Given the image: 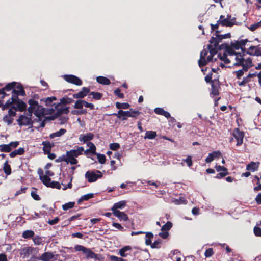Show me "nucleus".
I'll list each match as a JSON object with an SVG mask.
<instances>
[{
  "label": "nucleus",
  "mask_w": 261,
  "mask_h": 261,
  "mask_svg": "<svg viewBox=\"0 0 261 261\" xmlns=\"http://www.w3.org/2000/svg\"><path fill=\"white\" fill-rule=\"evenodd\" d=\"M218 56L224 63H231L236 66H241L246 70H248L250 67L252 66L251 58L245 59L240 53L234 52L232 47L228 46H226L223 54L222 55L219 54Z\"/></svg>",
  "instance_id": "f257e3e1"
},
{
  "label": "nucleus",
  "mask_w": 261,
  "mask_h": 261,
  "mask_svg": "<svg viewBox=\"0 0 261 261\" xmlns=\"http://www.w3.org/2000/svg\"><path fill=\"white\" fill-rule=\"evenodd\" d=\"M230 37V34L227 33L224 35H216V37H212L210 42L211 45H208V48L210 55L206 58L208 51L203 49L201 51L200 58L198 61L199 66L201 67L205 65L207 62L213 60V56L216 54V50L215 48L218 45V44L223 39L229 38Z\"/></svg>",
  "instance_id": "f03ea898"
},
{
  "label": "nucleus",
  "mask_w": 261,
  "mask_h": 261,
  "mask_svg": "<svg viewBox=\"0 0 261 261\" xmlns=\"http://www.w3.org/2000/svg\"><path fill=\"white\" fill-rule=\"evenodd\" d=\"M29 107L28 109L27 115H21L18 119V122L20 125H30L32 123L31 116L32 113L38 118H40L44 115V111L42 106H40L37 101L33 99L28 101Z\"/></svg>",
  "instance_id": "7ed1b4c3"
},
{
  "label": "nucleus",
  "mask_w": 261,
  "mask_h": 261,
  "mask_svg": "<svg viewBox=\"0 0 261 261\" xmlns=\"http://www.w3.org/2000/svg\"><path fill=\"white\" fill-rule=\"evenodd\" d=\"M84 149V148H77L76 149H71L69 151H67L66 154L58 157L56 159L55 162L57 163L64 162L67 164L76 165L78 163L76 158L82 153Z\"/></svg>",
  "instance_id": "20e7f679"
},
{
  "label": "nucleus",
  "mask_w": 261,
  "mask_h": 261,
  "mask_svg": "<svg viewBox=\"0 0 261 261\" xmlns=\"http://www.w3.org/2000/svg\"><path fill=\"white\" fill-rule=\"evenodd\" d=\"M74 249L76 251H82L85 254L87 259L91 258L95 260L98 259L97 254L95 253L89 248H87L81 245H76L74 246Z\"/></svg>",
  "instance_id": "39448f33"
},
{
  "label": "nucleus",
  "mask_w": 261,
  "mask_h": 261,
  "mask_svg": "<svg viewBox=\"0 0 261 261\" xmlns=\"http://www.w3.org/2000/svg\"><path fill=\"white\" fill-rule=\"evenodd\" d=\"M244 134L239 129L236 128L233 133V137L230 140L231 145H241L243 142Z\"/></svg>",
  "instance_id": "423d86ee"
},
{
  "label": "nucleus",
  "mask_w": 261,
  "mask_h": 261,
  "mask_svg": "<svg viewBox=\"0 0 261 261\" xmlns=\"http://www.w3.org/2000/svg\"><path fill=\"white\" fill-rule=\"evenodd\" d=\"M102 176V174L99 170H96V171L88 170L85 175V178L89 182H95L98 178H101Z\"/></svg>",
  "instance_id": "0eeeda50"
},
{
  "label": "nucleus",
  "mask_w": 261,
  "mask_h": 261,
  "mask_svg": "<svg viewBox=\"0 0 261 261\" xmlns=\"http://www.w3.org/2000/svg\"><path fill=\"white\" fill-rule=\"evenodd\" d=\"M38 250L36 248L31 246H25L19 250L20 256L25 259L29 257L33 253H37Z\"/></svg>",
  "instance_id": "6e6552de"
},
{
  "label": "nucleus",
  "mask_w": 261,
  "mask_h": 261,
  "mask_svg": "<svg viewBox=\"0 0 261 261\" xmlns=\"http://www.w3.org/2000/svg\"><path fill=\"white\" fill-rule=\"evenodd\" d=\"M146 233V239H145V244L146 245H150L152 248H160L161 245L160 244L161 243V240L158 239V240L155 241L153 243H152L151 239L153 238V234L152 232H147Z\"/></svg>",
  "instance_id": "1a4fd4ad"
},
{
  "label": "nucleus",
  "mask_w": 261,
  "mask_h": 261,
  "mask_svg": "<svg viewBox=\"0 0 261 261\" xmlns=\"http://www.w3.org/2000/svg\"><path fill=\"white\" fill-rule=\"evenodd\" d=\"M140 112L139 111H123L122 110H119L117 114H114L118 118H122V120H126L127 117H135V115H139Z\"/></svg>",
  "instance_id": "9d476101"
},
{
  "label": "nucleus",
  "mask_w": 261,
  "mask_h": 261,
  "mask_svg": "<svg viewBox=\"0 0 261 261\" xmlns=\"http://www.w3.org/2000/svg\"><path fill=\"white\" fill-rule=\"evenodd\" d=\"M63 77L67 82L76 86H81L83 83L82 81L80 78L74 75H64Z\"/></svg>",
  "instance_id": "9b49d317"
},
{
  "label": "nucleus",
  "mask_w": 261,
  "mask_h": 261,
  "mask_svg": "<svg viewBox=\"0 0 261 261\" xmlns=\"http://www.w3.org/2000/svg\"><path fill=\"white\" fill-rule=\"evenodd\" d=\"M93 134L91 133L82 134L80 136L79 140L84 143H87L88 147H95L92 143L89 142L93 139Z\"/></svg>",
  "instance_id": "f8f14e48"
},
{
  "label": "nucleus",
  "mask_w": 261,
  "mask_h": 261,
  "mask_svg": "<svg viewBox=\"0 0 261 261\" xmlns=\"http://www.w3.org/2000/svg\"><path fill=\"white\" fill-rule=\"evenodd\" d=\"M230 16L227 15L226 18H224V16L221 15L219 20L218 21L219 24H221L223 26L230 27L233 25V23L231 20H230Z\"/></svg>",
  "instance_id": "ddd939ff"
},
{
  "label": "nucleus",
  "mask_w": 261,
  "mask_h": 261,
  "mask_svg": "<svg viewBox=\"0 0 261 261\" xmlns=\"http://www.w3.org/2000/svg\"><path fill=\"white\" fill-rule=\"evenodd\" d=\"M12 94H15L17 98H18V95L24 96L25 95L24 89L20 84L17 83L15 87L13 90Z\"/></svg>",
  "instance_id": "4468645a"
},
{
  "label": "nucleus",
  "mask_w": 261,
  "mask_h": 261,
  "mask_svg": "<svg viewBox=\"0 0 261 261\" xmlns=\"http://www.w3.org/2000/svg\"><path fill=\"white\" fill-rule=\"evenodd\" d=\"M126 203V201L122 200L114 203L111 209L113 212V214L116 211H119V209H123L125 207Z\"/></svg>",
  "instance_id": "2eb2a0df"
},
{
  "label": "nucleus",
  "mask_w": 261,
  "mask_h": 261,
  "mask_svg": "<svg viewBox=\"0 0 261 261\" xmlns=\"http://www.w3.org/2000/svg\"><path fill=\"white\" fill-rule=\"evenodd\" d=\"M221 156V153L219 151H213L208 154V155L205 159V162L207 163H211L214 159L219 158Z\"/></svg>",
  "instance_id": "dca6fc26"
},
{
  "label": "nucleus",
  "mask_w": 261,
  "mask_h": 261,
  "mask_svg": "<svg viewBox=\"0 0 261 261\" xmlns=\"http://www.w3.org/2000/svg\"><path fill=\"white\" fill-rule=\"evenodd\" d=\"M89 92L90 89L88 88L83 87L80 92L73 95V97L76 99L83 98L86 96Z\"/></svg>",
  "instance_id": "f3484780"
},
{
  "label": "nucleus",
  "mask_w": 261,
  "mask_h": 261,
  "mask_svg": "<svg viewBox=\"0 0 261 261\" xmlns=\"http://www.w3.org/2000/svg\"><path fill=\"white\" fill-rule=\"evenodd\" d=\"M113 214L120 221H127L129 220L127 215L123 212L116 211Z\"/></svg>",
  "instance_id": "a211bd4d"
},
{
  "label": "nucleus",
  "mask_w": 261,
  "mask_h": 261,
  "mask_svg": "<svg viewBox=\"0 0 261 261\" xmlns=\"http://www.w3.org/2000/svg\"><path fill=\"white\" fill-rule=\"evenodd\" d=\"M259 164V162H251L246 166V170L249 171L255 172L258 170Z\"/></svg>",
  "instance_id": "6ab92c4d"
},
{
  "label": "nucleus",
  "mask_w": 261,
  "mask_h": 261,
  "mask_svg": "<svg viewBox=\"0 0 261 261\" xmlns=\"http://www.w3.org/2000/svg\"><path fill=\"white\" fill-rule=\"evenodd\" d=\"M54 258V255L50 252H45L40 256V259L42 261H51Z\"/></svg>",
  "instance_id": "aec40b11"
},
{
  "label": "nucleus",
  "mask_w": 261,
  "mask_h": 261,
  "mask_svg": "<svg viewBox=\"0 0 261 261\" xmlns=\"http://www.w3.org/2000/svg\"><path fill=\"white\" fill-rule=\"evenodd\" d=\"M247 53L250 55L259 56L261 55V50L258 46H252L248 48Z\"/></svg>",
  "instance_id": "412c9836"
},
{
  "label": "nucleus",
  "mask_w": 261,
  "mask_h": 261,
  "mask_svg": "<svg viewBox=\"0 0 261 261\" xmlns=\"http://www.w3.org/2000/svg\"><path fill=\"white\" fill-rule=\"evenodd\" d=\"M16 100V96H15V94H12L11 98L7 100L6 103L3 106V109L12 107V106H15L14 103Z\"/></svg>",
  "instance_id": "4be33fe9"
},
{
  "label": "nucleus",
  "mask_w": 261,
  "mask_h": 261,
  "mask_svg": "<svg viewBox=\"0 0 261 261\" xmlns=\"http://www.w3.org/2000/svg\"><path fill=\"white\" fill-rule=\"evenodd\" d=\"M15 107H16V109L20 111H23L24 110H25L27 107V105L25 103H24L22 100H19L18 98H17L16 101L14 103Z\"/></svg>",
  "instance_id": "5701e85b"
},
{
  "label": "nucleus",
  "mask_w": 261,
  "mask_h": 261,
  "mask_svg": "<svg viewBox=\"0 0 261 261\" xmlns=\"http://www.w3.org/2000/svg\"><path fill=\"white\" fill-rule=\"evenodd\" d=\"M16 84H17L16 82H13L8 84L4 88L1 89L2 90H3V91L4 92V94H0V95H2L1 98H4V96H5V95H6V93L5 92V90L9 91H10L11 89L13 90L14 88L15 87Z\"/></svg>",
  "instance_id": "b1692460"
},
{
  "label": "nucleus",
  "mask_w": 261,
  "mask_h": 261,
  "mask_svg": "<svg viewBox=\"0 0 261 261\" xmlns=\"http://www.w3.org/2000/svg\"><path fill=\"white\" fill-rule=\"evenodd\" d=\"M40 178L43 184L47 187H49L51 183L50 178L47 175H40Z\"/></svg>",
  "instance_id": "393cba45"
},
{
  "label": "nucleus",
  "mask_w": 261,
  "mask_h": 261,
  "mask_svg": "<svg viewBox=\"0 0 261 261\" xmlns=\"http://www.w3.org/2000/svg\"><path fill=\"white\" fill-rule=\"evenodd\" d=\"M96 81L98 83L101 84L108 85L110 84V81L107 77L99 76L96 77Z\"/></svg>",
  "instance_id": "a878e982"
},
{
  "label": "nucleus",
  "mask_w": 261,
  "mask_h": 261,
  "mask_svg": "<svg viewBox=\"0 0 261 261\" xmlns=\"http://www.w3.org/2000/svg\"><path fill=\"white\" fill-rule=\"evenodd\" d=\"M131 249L132 247L130 246H124L119 250V254L121 257H125L127 255V254L125 252L127 251L130 250Z\"/></svg>",
  "instance_id": "bb28decb"
},
{
  "label": "nucleus",
  "mask_w": 261,
  "mask_h": 261,
  "mask_svg": "<svg viewBox=\"0 0 261 261\" xmlns=\"http://www.w3.org/2000/svg\"><path fill=\"white\" fill-rule=\"evenodd\" d=\"M94 194L92 193H89L82 196L77 201L78 204H81L84 201H87L89 199L93 198Z\"/></svg>",
  "instance_id": "cd10ccee"
},
{
  "label": "nucleus",
  "mask_w": 261,
  "mask_h": 261,
  "mask_svg": "<svg viewBox=\"0 0 261 261\" xmlns=\"http://www.w3.org/2000/svg\"><path fill=\"white\" fill-rule=\"evenodd\" d=\"M35 235V233L33 231L31 230H27L23 232L22 237L25 239H30L33 238Z\"/></svg>",
  "instance_id": "c85d7f7f"
},
{
  "label": "nucleus",
  "mask_w": 261,
  "mask_h": 261,
  "mask_svg": "<svg viewBox=\"0 0 261 261\" xmlns=\"http://www.w3.org/2000/svg\"><path fill=\"white\" fill-rule=\"evenodd\" d=\"M24 148H19L18 149L15 150L10 153V156L11 158L15 157L17 155H22L24 152Z\"/></svg>",
  "instance_id": "c756f323"
},
{
  "label": "nucleus",
  "mask_w": 261,
  "mask_h": 261,
  "mask_svg": "<svg viewBox=\"0 0 261 261\" xmlns=\"http://www.w3.org/2000/svg\"><path fill=\"white\" fill-rule=\"evenodd\" d=\"M156 135L157 134L156 132L152 130L147 131L145 133L144 138L148 139H153L155 138Z\"/></svg>",
  "instance_id": "7c9ffc66"
},
{
  "label": "nucleus",
  "mask_w": 261,
  "mask_h": 261,
  "mask_svg": "<svg viewBox=\"0 0 261 261\" xmlns=\"http://www.w3.org/2000/svg\"><path fill=\"white\" fill-rule=\"evenodd\" d=\"M247 41V40H242L237 42L235 44H232V46L236 49H238L239 48H242L245 46Z\"/></svg>",
  "instance_id": "2f4dec72"
},
{
  "label": "nucleus",
  "mask_w": 261,
  "mask_h": 261,
  "mask_svg": "<svg viewBox=\"0 0 261 261\" xmlns=\"http://www.w3.org/2000/svg\"><path fill=\"white\" fill-rule=\"evenodd\" d=\"M66 132V130L65 129H60L59 130L57 131L55 133H52L50 135V137L51 138H54L55 137H59L64 134Z\"/></svg>",
  "instance_id": "473e14b6"
},
{
  "label": "nucleus",
  "mask_w": 261,
  "mask_h": 261,
  "mask_svg": "<svg viewBox=\"0 0 261 261\" xmlns=\"http://www.w3.org/2000/svg\"><path fill=\"white\" fill-rule=\"evenodd\" d=\"M3 170L7 175H9L11 174V168L7 161H6L4 164Z\"/></svg>",
  "instance_id": "72a5a7b5"
},
{
  "label": "nucleus",
  "mask_w": 261,
  "mask_h": 261,
  "mask_svg": "<svg viewBox=\"0 0 261 261\" xmlns=\"http://www.w3.org/2000/svg\"><path fill=\"white\" fill-rule=\"evenodd\" d=\"M96 148H89L88 149L84 150V154L87 156L89 157V155H93L96 154Z\"/></svg>",
  "instance_id": "f704fd0d"
},
{
  "label": "nucleus",
  "mask_w": 261,
  "mask_h": 261,
  "mask_svg": "<svg viewBox=\"0 0 261 261\" xmlns=\"http://www.w3.org/2000/svg\"><path fill=\"white\" fill-rule=\"evenodd\" d=\"M173 202L177 205L179 204H186L187 201L184 197H179L178 199H174L173 200Z\"/></svg>",
  "instance_id": "c9c22d12"
},
{
  "label": "nucleus",
  "mask_w": 261,
  "mask_h": 261,
  "mask_svg": "<svg viewBox=\"0 0 261 261\" xmlns=\"http://www.w3.org/2000/svg\"><path fill=\"white\" fill-rule=\"evenodd\" d=\"M75 204L74 202H69L62 205V208L64 211H66L68 209L72 208L74 207Z\"/></svg>",
  "instance_id": "e433bc0d"
},
{
  "label": "nucleus",
  "mask_w": 261,
  "mask_h": 261,
  "mask_svg": "<svg viewBox=\"0 0 261 261\" xmlns=\"http://www.w3.org/2000/svg\"><path fill=\"white\" fill-rule=\"evenodd\" d=\"M172 227V223L170 221H168L165 224H164L161 228L162 231H168Z\"/></svg>",
  "instance_id": "4c0bfd02"
},
{
  "label": "nucleus",
  "mask_w": 261,
  "mask_h": 261,
  "mask_svg": "<svg viewBox=\"0 0 261 261\" xmlns=\"http://www.w3.org/2000/svg\"><path fill=\"white\" fill-rule=\"evenodd\" d=\"M116 106L118 109H126L129 107V105L128 103H120L117 102L116 103Z\"/></svg>",
  "instance_id": "58836bf2"
},
{
  "label": "nucleus",
  "mask_w": 261,
  "mask_h": 261,
  "mask_svg": "<svg viewBox=\"0 0 261 261\" xmlns=\"http://www.w3.org/2000/svg\"><path fill=\"white\" fill-rule=\"evenodd\" d=\"M215 168L217 172L229 173L227 169L224 166L216 165Z\"/></svg>",
  "instance_id": "ea45409f"
},
{
  "label": "nucleus",
  "mask_w": 261,
  "mask_h": 261,
  "mask_svg": "<svg viewBox=\"0 0 261 261\" xmlns=\"http://www.w3.org/2000/svg\"><path fill=\"white\" fill-rule=\"evenodd\" d=\"M33 241L35 245H39L40 244H41L42 242V239L41 237L39 236H36L34 237H33Z\"/></svg>",
  "instance_id": "a19ab883"
},
{
  "label": "nucleus",
  "mask_w": 261,
  "mask_h": 261,
  "mask_svg": "<svg viewBox=\"0 0 261 261\" xmlns=\"http://www.w3.org/2000/svg\"><path fill=\"white\" fill-rule=\"evenodd\" d=\"M84 100H79L76 101L74 105L75 109H82L84 107Z\"/></svg>",
  "instance_id": "79ce46f5"
},
{
  "label": "nucleus",
  "mask_w": 261,
  "mask_h": 261,
  "mask_svg": "<svg viewBox=\"0 0 261 261\" xmlns=\"http://www.w3.org/2000/svg\"><path fill=\"white\" fill-rule=\"evenodd\" d=\"M19 145V142L18 141L11 142L9 144H2L0 147H17Z\"/></svg>",
  "instance_id": "37998d69"
},
{
  "label": "nucleus",
  "mask_w": 261,
  "mask_h": 261,
  "mask_svg": "<svg viewBox=\"0 0 261 261\" xmlns=\"http://www.w3.org/2000/svg\"><path fill=\"white\" fill-rule=\"evenodd\" d=\"M51 188H56L57 189H60L61 186L60 184L58 181H52L49 185V187Z\"/></svg>",
  "instance_id": "c03bdc74"
},
{
  "label": "nucleus",
  "mask_w": 261,
  "mask_h": 261,
  "mask_svg": "<svg viewBox=\"0 0 261 261\" xmlns=\"http://www.w3.org/2000/svg\"><path fill=\"white\" fill-rule=\"evenodd\" d=\"M214 254L213 249L212 248L207 249L204 253L206 257H210Z\"/></svg>",
  "instance_id": "a18cd8bd"
},
{
  "label": "nucleus",
  "mask_w": 261,
  "mask_h": 261,
  "mask_svg": "<svg viewBox=\"0 0 261 261\" xmlns=\"http://www.w3.org/2000/svg\"><path fill=\"white\" fill-rule=\"evenodd\" d=\"M90 95H92L93 98L96 100H99L101 98L102 95L98 92H92Z\"/></svg>",
  "instance_id": "49530a36"
},
{
  "label": "nucleus",
  "mask_w": 261,
  "mask_h": 261,
  "mask_svg": "<svg viewBox=\"0 0 261 261\" xmlns=\"http://www.w3.org/2000/svg\"><path fill=\"white\" fill-rule=\"evenodd\" d=\"M97 159L100 164H104L106 162V159L104 154H98L97 155Z\"/></svg>",
  "instance_id": "de8ad7c7"
},
{
  "label": "nucleus",
  "mask_w": 261,
  "mask_h": 261,
  "mask_svg": "<svg viewBox=\"0 0 261 261\" xmlns=\"http://www.w3.org/2000/svg\"><path fill=\"white\" fill-rule=\"evenodd\" d=\"M254 233L257 237H261V228L259 227L255 226L253 229Z\"/></svg>",
  "instance_id": "09e8293b"
},
{
  "label": "nucleus",
  "mask_w": 261,
  "mask_h": 261,
  "mask_svg": "<svg viewBox=\"0 0 261 261\" xmlns=\"http://www.w3.org/2000/svg\"><path fill=\"white\" fill-rule=\"evenodd\" d=\"M260 27H261V20L259 22H257V23H256L252 24L249 28V29L251 31H253L255 30L256 29H257L258 28H259Z\"/></svg>",
  "instance_id": "8fccbe9b"
},
{
  "label": "nucleus",
  "mask_w": 261,
  "mask_h": 261,
  "mask_svg": "<svg viewBox=\"0 0 261 261\" xmlns=\"http://www.w3.org/2000/svg\"><path fill=\"white\" fill-rule=\"evenodd\" d=\"M182 162H186L189 167H191L192 165V156L188 155L186 159H183Z\"/></svg>",
  "instance_id": "3c124183"
},
{
  "label": "nucleus",
  "mask_w": 261,
  "mask_h": 261,
  "mask_svg": "<svg viewBox=\"0 0 261 261\" xmlns=\"http://www.w3.org/2000/svg\"><path fill=\"white\" fill-rule=\"evenodd\" d=\"M17 110L15 106H12L9 110V114L10 116H14L16 114V111Z\"/></svg>",
  "instance_id": "603ef678"
},
{
  "label": "nucleus",
  "mask_w": 261,
  "mask_h": 261,
  "mask_svg": "<svg viewBox=\"0 0 261 261\" xmlns=\"http://www.w3.org/2000/svg\"><path fill=\"white\" fill-rule=\"evenodd\" d=\"M112 226L115 227L116 228L119 229L121 231H124V229L123 227L121 226V225L118 223L113 222L112 223Z\"/></svg>",
  "instance_id": "864d4df0"
},
{
  "label": "nucleus",
  "mask_w": 261,
  "mask_h": 261,
  "mask_svg": "<svg viewBox=\"0 0 261 261\" xmlns=\"http://www.w3.org/2000/svg\"><path fill=\"white\" fill-rule=\"evenodd\" d=\"M87 113V111L86 110H73L71 111V114L73 115H80L82 114H85Z\"/></svg>",
  "instance_id": "5fc2aeb1"
},
{
  "label": "nucleus",
  "mask_w": 261,
  "mask_h": 261,
  "mask_svg": "<svg viewBox=\"0 0 261 261\" xmlns=\"http://www.w3.org/2000/svg\"><path fill=\"white\" fill-rule=\"evenodd\" d=\"M110 260L111 261H126V259H124L122 258H120L115 255L110 256Z\"/></svg>",
  "instance_id": "6e6d98bb"
},
{
  "label": "nucleus",
  "mask_w": 261,
  "mask_h": 261,
  "mask_svg": "<svg viewBox=\"0 0 261 261\" xmlns=\"http://www.w3.org/2000/svg\"><path fill=\"white\" fill-rule=\"evenodd\" d=\"M56 99V98L55 97H48V98H46L44 100V101L45 102L46 105L49 106L51 105V103L54 100H55Z\"/></svg>",
  "instance_id": "4d7b16f0"
},
{
  "label": "nucleus",
  "mask_w": 261,
  "mask_h": 261,
  "mask_svg": "<svg viewBox=\"0 0 261 261\" xmlns=\"http://www.w3.org/2000/svg\"><path fill=\"white\" fill-rule=\"evenodd\" d=\"M228 174H229V173L219 172L217 174L215 178L217 179H221L226 176V175H227Z\"/></svg>",
  "instance_id": "13d9d810"
},
{
  "label": "nucleus",
  "mask_w": 261,
  "mask_h": 261,
  "mask_svg": "<svg viewBox=\"0 0 261 261\" xmlns=\"http://www.w3.org/2000/svg\"><path fill=\"white\" fill-rule=\"evenodd\" d=\"M36 254L37 253H33V254H32L30 256L31 257H30L29 260H28V261H38V260H40V256L39 257L37 256L36 255Z\"/></svg>",
  "instance_id": "bf43d9fd"
},
{
  "label": "nucleus",
  "mask_w": 261,
  "mask_h": 261,
  "mask_svg": "<svg viewBox=\"0 0 261 261\" xmlns=\"http://www.w3.org/2000/svg\"><path fill=\"white\" fill-rule=\"evenodd\" d=\"M81 215H82L81 214H76L74 216H73L70 217L69 218H68V221H69V224L70 223V222L71 221H74V220L79 219V218L81 217Z\"/></svg>",
  "instance_id": "052dcab7"
},
{
  "label": "nucleus",
  "mask_w": 261,
  "mask_h": 261,
  "mask_svg": "<svg viewBox=\"0 0 261 261\" xmlns=\"http://www.w3.org/2000/svg\"><path fill=\"white\" fill-rule=\"evenodd\" d=\"M59 218L57 217L55 219L53 220H49L47 222V223L51 225H54L57 224L59 221Z\"/></svg>",
  "instance_id": "680f3d73"
},
{
  "label": "nucleus",
  "mask_w": 261,
  "mask_h": 261,
  "mask_svg": "<svg viewBox=\"0 0 261 261\" xmlns=\"http://www.w3.org/2000/svg\"><path fill=\"white\" fill-rule=\"evenodd\" d=\"M159 235L163 239H165L169 236V233L166 231H162V232L159 233Z\"/></svg>",
  "instance_id": "e2e57ef3"
},
{
  "label": "nucleus",
  "mask_w": 261,
  "mask_h": 261,
  "mask_svg": "<svg viewBox=\"0 0 261 261\" xmlns=\"http://www.w3.org/2000/svg\"><path fill=\"white\" fill-rule=\"evenodd\" d=\"M247 70H244L243 68L242 70H239L236 72L237 77L238 79H240L244 74V71H247Z\"/></svg>",
  "instance_id": "0e129e2a"
},
{
  "label": "nucleus",
  "mask_w": 261,
  "mask_h": 261,
  "mask_svg": "<svg viewBox=\"0 0 261 261\" xmlns=\"http://www.w3.org/2000/svg\"><path fill=\"white\" fill-rule=\"evenodd\" d=\"M31 195L34 200L37 201L40 200V197H39V196L38 194H37L35 192L32 191L31 193Z\"/></svg>",
  "instance_id": "69168bd1"
},
{
  "label": "nucleus",
  "mask_w": 261,
  "mask_h": 261,
  "mask_svg": "<svg viewBox=\"0 0 261 261\" xmlns=\"http://www.w3.org/2000/svg\"><path fill=\"white\" fill-rule=\"evenodd\" d=\"M114 93L117 96L121 98H123L124 97V94L121 93L120 90L119 89H116L114 91Z\"/></svg>",
  "instance_id": "338daca9"
},
{
  "label": "nucleus",
  "mask_w": 261,
  "mask_h": 261,
  "mask_svg": "<svg viewBox=\"0 0 261 261\" xmlns=\"http://www.w3.org/2000/svg\"><path fill=\"white\" fill-rule=\"evenodd\" d=\"M164 110L161 108H156L155 109H154V112L157 114H159V115H162L164 112Z\"/></svg>",
  "instance_id": "774afa93"
}]
</instances>
